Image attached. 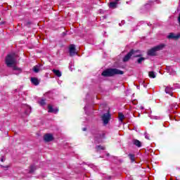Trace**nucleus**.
<instances>
[{"mask_svg": "<svg viewBox=\"0 0 180 180\" xmlns=\"http://www.w3.org/2000/svg\"><path fill=\"white\" fill-rule=\"evenodd\" d=\"M172 91H174L173 88H171L169 86H167L165 88V92L166 94H169V95H170L171 96H172Z\"/></svg>", "mask_w": 180, "mask_h": 180, "instance_id": "nucleus-12", "label": "nucleus"}, {"mask_svg": "<svg viewBox=\"0 0 180 180\" xmlns=\"http://www.w3.org/2000/svg\"><path fill=\"white\" fill-rule=\"evenodd\" d=\"M53 135L51 134H46L44 136V140L49 143V141H53Z\"/></svg>", "mask_w": 180, "mask_h": 180, "instance_id": "nucleus-7", "label": "nucleus"}, {"mask_svg": "<svg viewBox=\"0 0 180 180\" xmlns=\"http://www.w3.org/2000/svg\"><path fill=\"white\" fill-rule=\"evenodd\" d=\"M166 70H167V72L170 75H176V72L175 71V70H174V68H172V66H167Z\"/></svg>", "mask_w": 180, "mask_h": 180, "instance_id": "nucleus-8", "label": "nucleus"}, {"mask_svg": "<svg viewBox=\"0 0 180 180\" xmlns=\"http://www.w3.org/2000/svg\"><path fill=\"white\" fill-rule=\"evenodd\" d=\"M96 150L97 151H99L100 150H105V146H96Z\"/></svg>", "mask_w": 180, "mask_h": 180, "instance_id": "nucleus-20", "label": "nucleus"}, {"mask_svg": "<svg viewBox=\"0 0 180 180\" xmlns=\"http://www.w3.org/2000/svg\"><path fill=\"white\" fill-rule=\"evenodd\" d=\"M129 159L131 160V162H134V155L129 154Z\"/></svg>", "mask_w": 180, "mask_h": 180, "instance_id": "nucleus-25", "label": "nucleus"}, {"mask_svg": "<svg viewBox=\"0 0 180 180\" xmlns=\"http://www.w3.org/2000/svg\"><path fill=\"white\" fill-rule=\"evenodd\" d=\"M162 49H164V44L158 45L148 51V56H157V51H160Z\"/></svg>", "mask_w": 180, "mask_h": 180, "instance_id": "nucleus-3", "label": "nucleus"}, {"mask_svg": "<svg viewBox=\"0 0 180 180\" xmlns=\"http://www.w3.org/2000/svg\"><path fill=\"white\" fill-rule=\"evenodd\" d=\"M86 131V128H84L83 131Z\"/></svg>", "mask_w": 180, "mask_h": 180, "instance_id": "nucleus-29", "label": "nucleus"}, {"mask_svg": "<svg viewBox=\"0 0 180 180\" xmlns=\"http://www.w3.org/2000/svg\"><path fill=\"white\" fill-rule=\"evenodd\" d=\"M123 119H124L123 113H119V120H120V122H123Z\"/></svg>", "mask_w": 180, "mask_h": 180, "instance_id": "nucleus-21", "label": "nucleus"}, {"mask_svg": "<svg viewBox=\"0 0 180 180\" xmlns=\"http://www.w3.org/2000/svg\"><path fill=\"white\" fill-rule=\"evenodd\" d=\"M117 2H110V8L115 9L117 8Z\"/></svg>", "mask_w": 180, "mask_h": 180, "instance_id": "nucleus-18", "label": "nucleus"}, {"mask_svg": "<svg viewBox=\"0 0 180 180\" xmlns=\"http://www.w3.org/2000/svg\"><path fill=\"white\" fill-rule=\"evenodd\" d=\"M39 103L41 106H44V105H46V100L41 99L39 101Z\"/></svg>", "mask_w": 180, "mask_h": 180, "instance_id": "nucleus-22", "label": "nucleus"}, {"mask_svg": "<svg viewBox=\"0 0 180 180\" xmlns=\"http://www.w3.org/2000/svg\"><path fill=\"white\" fill-rule=\"evenodd\" d=\"M1 168H3L4 169H8V168H9L11 166L9 165H7L6 166L4 165H0Z\"/></svg>", "mask_w": 180, "mask_h": 180, "instance_id": "nucleus-26", "label": "nucleus"}, {"mask_svg": "<svg viewBox=\"0 0 180 180\" xmlns=\"http://www.w3.org/2000/svg\"><path fill=\"white\" fill-rule=\"evenodd\" d=\"M167 37L169 38V39H174V40H178V39H179V37H180V34H174V33H170L168 36H167Z\"/></svg>", "mask_w": 180, "mask_h": 180, "instance_id": "nucleus-9", "label": "nucleus"}, {"mask_svg": "<svg viewBox=\"0 0 180 180\" xmlns=\"http://www.w3.org/2000/svg\"><path fill=\"white\" fill-rule=\"evenodd\" d=\"M6 65L9 68H13V74L15 75H19L22 72V70L16 67V55L15 53H11L7 55L5 59Z\"/></svg>", "mask_w": 180, "mask_h": 180, "instance_id": "nucleus-1", "label": "nucleus"}, {"mask_svg": "<svg viewBox=\"0 0 180 180\" xmlns=\"http://www.w3.org/2000/svg\"><path fill=\"white\" fill-rule=\"evenodd\" d=\"M150 78H155V73L154 72H149Z\"/></svg>", "mask_w": 180, "mask_h": 180, "instance_id": "nucleus-23", "label": "nucleus"}, {"mask_svg": "<svg viewBox=\"0 0 180 180\" xmlns=\"http://www.w3.org/2000/svg\"><path fill=\"white\" fill-rule=\"evenodd\" d=\"M69 53L70 56H75V54H77V51L75 49V45L71 44L69 47Z\"/></svg>", "mask_w": 180, "mask_h": 180, "instance_id": "nucleus-5", "label": "nucleus"}, {"mask_svg": "<svg viewBox=\"0 0 180 180\" xmlns=\"http://www.w3.org/2000/svg\"><path fill=\"white\" fill-rule=\"evenodd\" d=\"M36 169H37L36 166L32 165V166L30 167V174H33V172H34V171H36Z\"/></svg>", "mask_w": 180, "mask_h": 180, "instance_id": "nucleus-19", "label": "nucleus"}, {"mask_svg": "<svg viewBox=\"0 0 180 180\" xmlns=\"http://www.w3.org/2000/svg\"><path fill=\"white\" fill-rule=\"evenodd\" d=\"M145 138H146L147 140H150V136L148 135V134H145Z\"/></svg>", "mask_w": 180, "mask_h": 180, "instance_id": "nucleus-27", "label": "nucleus"}, {"mask_svg": "<svg viewBox=\"0 0 180 180\" xmlns=\"http://www.w3.org/2000/svg\"><path fill=\"white\" fill-rule=\"evenodd\" d=\"M48 112H49L50 113H57V112H58V110H53V107L51 105H49L48 106Z\"/></svg>", "mask_w": 180, "mask_h": 180, "instance_id": "nucleus-13", "label": "nucleus"}, {"mask_svg": "<svg viewBox=\"0 0 180 180\" xmlns=\"http://www.w3.org/2000/svg\"><path fill=\"white\" fill-rule=\"evenodd\" d=\"M102 120L104 124H108L109 123V120H110V114L107 112L102 116Z\"/></svg>", "mask_w": 180, "mask_h": 180, "instance_id": "nucleus-4", "label": "nucleus"}, {"mask_svg": "<svg viewBox=\"0 0 180 180\" xmlns=\"http://www.w3.org/2000/svg\"><path fill=\"white\" fill-rule=\"evenodd\" d=\"M133 54H134V50H131L129 53H128L123 58V61L126 63L127 61H129L131 56H133Z\"/></svg>", "mask_w": 180, "mask_h": 180, "instance_id": "nucleus-6", "label": "nucleus"}, {"mask_svg": "<svg viewBox=\"0 0 180 180\" xmlns=\"http://www.w3.org/2000/svg\"><path fill=\"white\" fill-rule=\"evenodd\" d=\"M144 60H146V58H139L137 60L138 64H141V63H143V61H144Z\"/></svg>", "mask_w": 180, "mask_h": 180, "instance_id": "nucleus-24", "label": "nucleus"}, {"mask_svg": "<svg viewBox=\"0 0 180 180\" xmlns=\"http://www.w3.org/2000/svg\"><path fill=\"white\" fill-rule=\"evenodd\" d=\"M115 2H117H117H119V1H120V0H115Z\"/></svg>", "mask_w": 180, "mask_h": 180, "instance_id": "nucleus-30", "label": "nucleus"}, {"mask_svg": "<svg viewBox=\"0 0 180 180\" xmlns=\"http://www.w3.org/2000/svg\"><path fill=\"white\" fill-rule=\"evenodd\" d=\"M23 108L25 110V115H30V112H32V108H30V106L27 104H24Z\"/></svg>", "mask_w": 180, "mask_h": 180, "instance_id": "nucleus-10", "label": "nucleus"}, {"mask_svg": "<svg viewBox=\"0 0 180 180\" xmlns=\"http://www.w3.org/2000/svg\"><path fill=\"white\" fill-rule=\"evenodd\" d=\"M123 71L119 69L110 68L104 70L101 75H103V77H113V75H123Z\"/></svg>", "mask_w": 180, "mask_h": 180, "instance_id": "nucleus-2", "label": "nucleus"}, {"mask_svg": "<svg viewBox=\"0 0 180 180\" xmlns=\"http://www.w3.org/2000/svg\"><path fill=\"white\" fill-rule=\"evenodd\" d=\"M133 57H141V54H140V51H134V53L132 54Z\"/></svg>", "mask_w": 180, "mask_h": 180, "instance_id": "nucleus-16", "label": "nucleus"}, {"mask_svg": "<svg viewBox=\"0 0 180 180\" xmlns=\"http://www.w3.org/2000/svg\"><path fill=\"white\" fill-rule=\"evenodd\" d=\"M31 82L34 85H39V79H37V78H36V77L31 78Z\"/></svg>", "mask_w": 180, "mask_h": 180, "instance_id": "nucleus-15", "label": "nucleus"}, {"mask_svg": "<svg viewBox=\"0 0 180 180\" xmlns=\"http://www.w3.org/2000/svg\"><path fill=\"white\" fill-rule=\"evenodd\" d=\"M33 71H34V72H36V73L40 72V71H41V65L38 64V65L34 66Z\"/></svg>", "mask_w": 180, "mask_h": 180, "instance_id": "nucleus-11", "label": "nucleus"}, {"mask_svg": "<svg viewBox=\"0 0 180 180\" xmlns=\"http://www.w3.org/2000/svg\"><path fill=\"white\" fill-rule=\"evenodd\" d=\"M53 74H55V75H56V77H61V72H60V70L53 69Z\"/></svg>", "mask_w": 180, "mask_h": 180, "instance_id": "nucleus-17", "label": "nucleus"}, {"mask_svg": "<svg viewBox=\"0 0 180 180\" xmlns=\"http://www.w3.org/2000/svg\"><path fill=\"white\" fill-rule=\"evenodd\" d=\"M133 144H134V146L136 147H141V142L137 139L133 140Z\"/></svg>", "mask_w": 180, "mask_h": 180, "instance_id": "nucleus-14", "label": "nucleus"}, {"mask_svg": "<svg viewBox=\"0 0 180 180\" xmlns=\"http://www.w3.org/2000/svg\"><path fill=\"white\" fill-rule=\"evenodd\" d=\"M0 161H1V162H4V161H5V158L4 156H2L1 158H0Z\"/></svg>", "mask_w": 180, "mask_h": 180, "instance_id": "nucleus-28", "label": "nucleus"}]
</instances>
